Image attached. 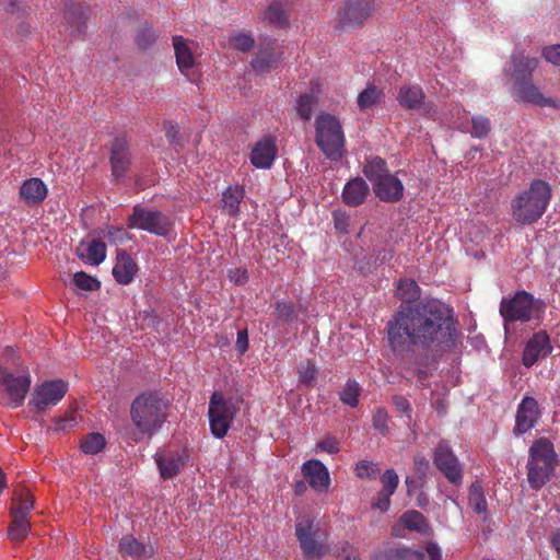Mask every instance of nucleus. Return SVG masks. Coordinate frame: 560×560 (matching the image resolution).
Segmentation results:
<instances>
[{
	"label": "nucleus",
	"instance_id": "1",
	"mask_svg": "<svg viewBox=\"0 0 560 560\" xmlns=\"http://www.w3.org/2000/svg\"><path fill=\"white\" fill-rule=\"evenodd\" d=\"M389 346L401 359H434L456 347L460 331L454 311L439 300L400 307L387 324Z\"/></svg>",
	"mask_w": 560,
	"mask_h": 560
},
{
	"label": "nucleus",
	"instance_id": "2",
	"mask_svg": "<svg viewBox=\"0 0 560 560\" xmlns=\"http://www.w3.org/2000/svg\"><path fill=\"white\" fill-rule=\"evenodd\" d=\"M551 198V187L541 179H535L511 202L513 219L520 224H532L542 217Z\"/></svg>",
	"mask_w": 560,
	"mask_h": 560
},
{
	"label": "nucleus",
	"instance_id": "3",
	"mask_svg": "<svg viewBox=\"0 0 560 560\" xmlns=\"http://www.w3.org/2000/svg\"><path fill=\"white\" fill-rule=\"evenodd\" d=\"M130 418L139 434L151 436L166 420V402L159 393H142L131 404Z\"/></svg>",
	"mask_w": 560,
	"mask_h": 560
},
{
	"label": "nucleus",
	"instance_id": "4",
	"mask_svg": "<svg viewBox=\"0 0 560 560\" xmlns=\"http://www.w3.org/2000/svg\"><path fill=\"white\" fill-rule=\"evenodd\" d=\"M315 141L326 158L340 160L346 139L339 119L327 113L319 114L315 119Z\"/></svg>",
	"mask_w": 560,
	"mask_h": 560
},
{
	"label": "nucleus",
	"instance_id": "5",
	"mask_svg": "<svg viewBox=\"0 0 560 560\" xmlns=\"http://www.w3.org/2000/svg\"><path fill=\"white\" fill-rule=\"evenodd\" d=\"M364 175L372 183L376 197L386 202L398 201L404 194V185L396 175L388 172L386 163L380 158H372L363 170Z\"/></svg>",
	"mask_w": 560,
	"mask_h": 560
},
{
	"label": "nucleus",
	"instance_id": "6",
	"mask_svg": "<svg viewBox=\"0 0 560 560\" xmlns=\"http://www.w3.org/2000/svg\"><path fill=\"white\" fill-rule=\"evenodd\" d=\"M556 466L552 444L546 439L537 440L529 450L527 480L533 489H540L549 479Z\"/></svg>",
	"mask_w": 560,
	"mask_h": 560
},
{
	"label": "nucleus",
	"instance_id": "7",
	"mask_svg": "<svg viewBox=\"0 0 560 560\" xmlns=\"http://www.w3.org/2000/svg\"><path fill=\"white\" fill-rule=\"evenodd\" d=\"M544 310L545 303L526 291H518L512 299H502L500 303V314L505 323L539 320Z\"/></svg>",
	"mask_w": 560,
	"mask_h": 560
},
{
	"label": "nucleus",
	"instance_id": "8",
	"mask_svg": "<svg viewBox=\"0 0 560 560\" xmlns=\"http://www.w3.org/2000/svg\"><path fill=\"white\" fill-rule=\"evenodd\" d=\"M295 535L306 558H320L328 551L327 534L311 516L296 520Z\"/></svg>",
	"mask_w": 560,
	"mask_h": 560
},
{
	"label": "nucleus",
	"instance_id": "9",
	"mask_svg": "<svg viewBox=\"0 0 560 560\" xmlns=\"http://www.w3.org/2000/svg\"><path fill=\"white\" fill-rule=\"evenodd\" d=\"M236 400L225 398L219 393H213L209 401V422L211 433L215 438L226 435L237 411Z\"/></svg>",
	"mask_w": 560,
	"mask_h": 560
},
{
	"label": "nucleus",
	"instance_id": "10",
	"mask_svg": "<svg viewBox=\"0 0 560 560\" xmlns=\"http://www.w3.org/2000/svg\"><path fill=\"white\" fill-rule=\"evenodd\" d=\"M128 228L143 230L162 237H168L173 231V223L160 211L136 206L132 214L129 217Z\"/></svg>",
	"mask_w": 560,
	"mask_h": 560
},
{
	"label": "nucleus",
	"instance_id": "11",
	"mask_svg": "<svg viewBox=\"0 0 560 560\" xmlns=\"http://www.w3.org/2000/svg\"><path fill=\"white\" fill-rule=\"evenodd\" d=\"M68 384L62 380L46 381L37 385L30 400V406L43 411L56 406L66 395Z\"/></svg>",
	"mask_w": 560,
	"mask_h": 560
},
{
	"label": "nucleus",
	"instance_id": "12",
	"mask_svg": "<svg viewBox=\"0 0 560 560\" xmlns=\"http://www.w3.org/2000/svg\"><path fill=\"white\" fill-rule=\"evenodd\" d=\"M154 460L161 478L172 479L186 464L184 451L163 448L155 453Z\"/></svg>",
	"mask_w": 560,
	"mask_h": 560
},
{
	"label": "nucleus",
	"instance_id": "13",
	"mask_svg": "<svg viewBox=\"0 0 560 560\" xmlns=\"http://www.w3.org/2000/svg\"><path fill=\"white\" fill-rule=\"evenodd\" d=\"M539 60L524 52H515L511 56L510 62L504 67L503 74L511 77L514 83L530 79L533 72L538 68Z\"/></svg>",
	"mask_w": 560,
	"mask_h": 560
},
{
	"label": "nucleus",
	"instance_id": "14",
	"mask_svg": "<svg viewBox=\"0 0 560 560\" xmlns=\"http://www.w3.org/2000/svg\"><path fill=\"white\" fill-rule=\"evenodd\" d=\"M302 475L316 492L327 491L330 486L328 468L318 459H308L301 467Z\"/></svg>",
	"mask_w": 560,
	"mask_h": 560
},
{
	"label": "nucleus",
	"instance_id": "15",
	"mask_svg": "<svg viewBox=\"0 0 560 560\" xmlns=\"http://www.w3.org/2000/svg\"><path fill=\"white\" fill-rule=\"evenodd\" d=\"M277 151L276 139L265 136L253 145L249 160L255 167L267 170L272 166Z\"/></svg>",
	"mask_w": 560,
	"mask_h": 560
},
{
	"label": "nucleus",
	"instance_id": "16",
	"mask_svg": "<svg viewBox=\"0 0 560 560\" xmlns=\"http://www.w3.org/2000/svg\"><path fill=\"white\" fill-rule=\"evenodd\" d=\"M552 351L549 336L545 331L534 334L527 341L523 352V364L533 366L537 361L548 357Z\"/></svg>",
	"mask_w": 560,
	"mask_h": 560
},
{
	"label": "nucleus",
	"instance_id": "17",
	"mask_svg": "<svg viewBox=\"0 0 560 560\" xmlns=\"http://www.w3.org/2000/svg\"><path fill=\"white\" fill-rule=\"evenodd\" d=\"M374 10L373 0H351L338 12L341 26H354Z\"/></svg>",
	"mask_w": 560,
	"mask_h": 560
},
{
	"label": "nucleus",
	"instance_id": "18",
	"mask_svg": "<svg viewBox=\"0 0 560 560\" xmlns=\"http://www.w3.org/2000/svg\"><path fill=\"white\" fill-rule=\"evenodd\" d=\"M512 95L518 101L532 103L540 107H559L553 100L542 95L539 88L534 84L532 78L514 83Z\"/></svg>",
	"mask_w": 560,
	"mask_h": 560
},
{
	"label": "nucleus",
	"instance_id": "19",
	"mask_svg": "<svg viewBox=\"0 0 560 560\" xmlns=\"http://www.w3.org/2000/svg\"><path fill=\"white\" fill-rule=\"evenodd\" d=\"M434 463L452 483H458L462 480L459 463L447 445L440 444L438 446Z\"/></svg>",
	"mask_w": 560,
	"mask_h": 560
},
{
	"label": "nucleus",
	"instance_id": "20",
	"mask_svg": "<svg viewBox=\"0 0 560 560\" xmlns=\"http://www.w3.org/2000/svg\"><path fill=\"white\" fill-rule=\"evenodd\" d=\"M173 46L176 56V62L179 71L190 81L195 82L196 59L191 47L182 36L173 37Z\"/></svg>",
	"mask_w": 560,
	"mask_h": 560
},
{
	"label": "nucleus",
	"instance_id": "21",
	"mask_svg": "<svg viewBox=\"0 0 560 560\" xmlns=\"http://www.w3.org/2000/svg\"><path fill=\"white\" fill-rule=\"evenodd\" d=\"M539 418L538 404L533 397H524L518 405L515 431L525 433L530 430Z\"/></svg>",
	"mask_w": 560,
	"mask_h": 560
},
{
	"label": "nucleus",
	"instance_id": "22",
	"mask_svg": "<svg viewBox=\"0 0 560 560\" xmlns=\"http://www.w3.org/2000/svg\"><path fill=\"white\" fill-rule=\"evenodd\" d=\"M129 143L122 136L116 137L112 143L110 163L115 177H120L127 171L130 163Z\"/></svg>",
	"mask_w": 560,
	"mask_h": 560
},
{
	"label": "nucleus",
	"instance_id": "23",
	"mask_svg": "<svg viewBox=\"0 0 560 560\" xmlns=\"http://www.w3.org/2000/svg\"><path fill=\"white\" fill-rule=\"evenodd\" d=\"M47 194L48 188L46 184L37 177L24 180L20 187V197L28 206L40 203Z\"/></svg>",
	"mask_w": 560,
	"mask_h": 560
},
{
	"label": "nucleus",
	"instance_id": "24",
	"mask_svg": "<svg viewBox=\"0 0 560 560\" xmlns=\"http://www.w3.org/2000/svg\"><path fill=\"white\" fill-rule=\"evenodd\" d=\"M137 272L138 266L136 261L127 253L118 252L116 264L113 268L115 280L124 285L129 284Z\"/></svg>",
	"mask_w": 560,
	"mask_h": 560
},
{
	"label": "nucleus",
	"instance_id": "25",
	"mask_svg": "<svg viewBox=\"0 0 560 560\" xmlns=\"http://www.w3.org/2000/svg\"><path fill=\"white\" fill-rule=\"evenodd\" d=\"M369 191L370 188L363 178H352L343 187V202L350 207L359 206L364 202Z\"/></svg>",
	"mask_w": 560,
	"mask_h": 560
},
{
	"label": "nucleus",
	"instance_id": "26",
	"mask_svg": "<svg viewBox=\"0 0 560 560\" xmlns=\"http://www.w3.org/2000/svg\"><path fill=\"white\" fill-rule=\"evenodd\" d=\"M79 257L90 265L97 266L106 257V245L100 240L81 242L77 249Z\"/></svg>",
	"mask_w": 560,
	"mask_h": 560
},
{
	"label": "nucleus",
	"instance_id": "27",
	"mask_svg": "<svg viewBox=\"0 0 560 560\" xmlns=\"http://www.w3.org/2000/svg\"><path fill=\"white\" fill-rule=\"evenodd\" d=\"M124 557H131L133 560H144L153 555V547L138 541L133 536H124L119 544Z\"/></svg>",
	"mask_w": 560,
	"mask_h": 560
},
{
	"label": "nucleus",
	"instance_id": "28",
	"mask_svg": "<svg viewBox=\"0 0 560 560\" xmlns=\"http://www.w3.org/2000/svg\"><path fill=\"white\" fill-rule=\"evenodd\" d=\"M398 103L408 109H419L424 103V93L418 85H402L397 94Z\"/></svg>",
	"mask_w": 560,
	"mask_h": 560
},
{
	"label": "nucleus",
	"instance_id": "29",
	"mask_svg": "<svg viewBox=\"0 0 560 560\" xmlns=\"http://www.w3.org/2000/svg\"><path fill=\"white\" fill-rule=\"evenodd\" d=\"M400 527L412 532L424 533L428 529V523L420 512L411 510L400 516L398 526L394 528L396 536H401L399 533Z\"/></svg>",
	"mask_w": 560,
	"mask_h": 560
},
{
	"label": "nucleus",
	"instance_id": "30",
	"mask_svg": "<svg viewBox=\"0 0 560 560\" xmlns=\"http://www.w3.org/2000/svg\"><path fill=\"white\" fill-rule=\"evenodd\" d=\"M244 198V189L242 187H229L222 195L224 210L230 215H236L240 210V203Z\"/></svg>",
	"mask_w": 560,
	"mask_h": 560
},
{
	"label": "nucleus",
	"instance_id": "31",
	"mask_svg": "<svg viewBox=\"0 0 560 560\" xmlns=\"http://www.w3.org/2000/svg\"><path fill=\"white\" fill-rule=\"evenodd\" d=\"M382 92L373 85H368L357 98L358 106L361 110L374 108L382 100Z\"/></svg>",
	"mask_w": 560,
	"mask_h": 560
},
{
	"label": "nucleus",
	"instance_id": "32",
	"mask_svg": "<svg viewBox=\"0 0 560 560\" xmlns=\"http://www.w3.org/2000/svg\"><path fill=\"white\" fill-rule=\"evenodd\" d=\"M360 393L361 386L359 383L353 380H349L340 390L339 397L345 405L355 408L359 405Z\"/></svg>",
	"mask_w": 560,
	"mask_h": 560
},
{
	"label": "nucleus",
	"instance_id": "33",
	"mask_svg": "<svg viewBox=\"0 0 560 560\" xmlns=\"http://www.w3.org/2000/svg\"><path fill=\"white\" fill-rule=\"evenodd\" d=\"M12 523L9 527V538L13 541H20L24 539L30 530V521L28 517H24L21 515H11Z\"/></svg>",
	"mask_w": 560,
	"mask_h": 560
},
{
	"label": "nucleus",
	"instance_id": "34",
	"mask_svg": "<svg viewBox=\"0 0 560 560\" xmlns=\"http://www.w3.org/2000/svg\"><path fill=\"white\" fill-rule=\"evenodd\" d=\"M105 438L100 433H90L81 440L80 447L83 453L94 455L105 447Z\"/></svg>",
	"mask_w": 560,
	"mask_h": 560
},
{
	"label": "nucleus",
	"instance_id": "35",
	"mask_svg": "<svg viewBox=\"0 0 560 560\" xmlns=\"http://www.w3.org/2000/svg\"><path fill=\"white\" fill-rule=\"evenodd\" d=\"M278 61V57L272 51H259L252 61V67L257 73H265L270 70Z\"/></svg>",
	"mask_w": 560,
	"mask_h": 560
},
{
	"label": "nucleus",
	"instance_id": "36",
	"mask_svg": "<svg viewBox=\"0 0 560 560\" xmlns=\"http://www.w3.org/2000/svg\"><path fill=\"white\" fill-rule=\"evenodd\" d=\"M34 508V499L30 493L20 494L13 500L11 515L28 517Z\"/></svg>",
	"mask_w": 560,
	"mask_h": 560
},
{
	"label": "nucleus",
	"instance_id": "37",
	"mask_svg": "<svg viewBox=\"0 0 560 560\" xmlns=\"http://www.w3.org/2000/svg\"><path fill=\"white\" fill-rule=\"evenodd\" d=\"M266 19L275 25L281 26L287 23V10L280 1H273L266 10Z\"/></svg>",
	"mask_w": 560,
	"mask_h": 560
},
{
	"label": "nucleus",
	"instance_id": "38",
	"mask_svg": "<svg viewBox=\"0 0 560 560\" xmlns=\"http://www.w3.org/2000/svg\"><path fill=\"white\" fill-rule=\"evenodd\" d=\"M397 296L402 301L410 302L419 296V287L416 281L405 279L399 281L397 287Z\"/></svg>",
	"mask_w": 560,
	"mask_h": 560
},
{
	"label": "nucleus",
	"instance_id": "39",
	"mask_svg": "<svg viewBox=\"0 0 560 560\" xmlns=\"http://www.w3.org/2000/svg\"><path fill=\"white\" fill-rule=\"evenodd\" d=\"M469 504L478 514H482L487 511V501L485 499L482 488L479 485H472L470 487Z\"/></svg>",
	"mask_w": 560,
	"mask_h": 560
},
{
	"label": "nucleus",
	"instance_id": "40",
	"mask_svg": "<svg viewBox=\"0 0 560 560\" xmlns=\"http://www.w3.org/2000/svg\"><path fill=\"white\" fill-rule=\"evenodd\" d=\"M230 45L243 52L248 51L254 46V38L249 33L235 32L229 38Z\"/></svg>",
	"mask_w": 560,
	"mask_h": 560
},
{
	"label": "nucleus",
	"instance_id": "41",
	"mask_svg": "<svg viewBox=\"0 0 560 560\" xmlns=\"http://www.w3.org/2000/svg\"><path fill=\"white\" fill-rule=\"evenodd\" d=\"M471 130L470 135L474 138L482 139L486 138L491 129L490 120L481 115L474 116L471 118Z\"/></svg>",
	"mask_w": 560,
	"mask_h": 560
},
{
	"label": "nucleus",
	"instance_id": "42",
	"mask_svg": "<svg viewBox=\"0 0 560 560\" xmlns=\"http://www.w3.org/2000/svg\"><path fill=\"white\" fill-rule=\"evenodd\" d=\"M315 103L316 97L313 89L311 93L301 95L298 101V113L302 119L308 120L311 118Z\"/></svg>",
	"mask_w": 560,
	"mask_h": 560
},
{
	"label": "nucleus",
	"instance_id": "43",
	"mask_svg": "<svg viewBox=\"0 0 560 560\" xmlns=\"http://www.w3.org/2000/svg\"><path fill=\"white\" fill-rule=\"evenodd\" d=\"M387 560H425V555L410 548H398L389 552Z\"/></svg>",
	"mask_w": 560,
	"mask_h": 560
},
{
	"label": "nucleus",
	"instance_id": "44",
	"mask_svg": "<svg viewBox=\"0 0 560 560\" xmlns=\"http://www.w3.org/2000/svg\"><path fill=\"white\" fill-rule=\"evenodd\" d=\"M73 281L79 289L93 291L100 288V282L83 271L75 272Z\"/></svg>",
	"mask_w": 560,
	"mask_h": 560
},
{
	"label": "nucleus",
	"instance_id": "45",
	"mask_svg": "<svg viewBox=\"0 0 560 560\" xmlns=\"http://www.w3.org/2000/svg\"><path fill=\"white\" fill-rule=\"evenodd\" d=\"M381 482L383 485L384 491L389 494H394L399 482V478L397 472L394 469H387L381 477Z\"/></svg>",
	"mask_w": 560,
	"mask_h": 560
},
{
	"label": "nucleus",
	"instance_id": "46",
	"mask_svg": "<svg viewBox=\"0 0 560 560\" xmlns=\"http://www.w3.org/2000/svg\"><path fill=\"white\" fill-rule=\"evenodd\" d=\"M103 236L110 244H121L128 238V233L120 228L108 226L104 232Z\"/></svg>",
	"mask_w": 560,
	"mask_h": 560
},
{
	"label": "nucleus",
	"instance_id": "47",
	"mask_svg": "<svg viewBox=\"0 0 560 560\" xmlns=\"http://www.w3.org/2000/svg\"><path fill=\"white\" fill-rule=\"evenodd\" d=\"M541 57L552 66L560 67V44L544 47Z\"/></svg>",
	"mask_w": 560,
	"mask_h": 560
},
{
	"label": "nucleus",
	"instance_id": "48",
	"mask_svg": "<svg viewBox=\"0 0 560 560\" xmlns=\"http://www.w3.org/2000/svg\"><path fill=\"white\" fill-rule=\"evenodd\" d=\"M315 451L336 454L340 451L339 441L334 436H326L322 441L317 442Z\"/></svg>",
	"mask_w": 560,
	"mask_h": 560
},
{
	"label": "nucleus",
	"instance_id": "49",
	"mask_svg": "<svg viewBox=\"0 0 560 560\" xmlns=\"http://www.w3.org/2000/svg\"><path fill=\"white\" fill-rule=\"evenodd\" d=\"M378 466L372 462L361 460L355 466V472L359 478H370L378 472Z\"/></svg>",
	"mask_w": 560,
	"mask_h": 560
},
{
	"label": "nucleus",
	"instance_id": "50",
	"mask_svg": "<svg viewBox=\"0 0 560 560\" xmlns=\"http://www.w3.org/2000/svg\"><path fill=\"white\" fill-rule=\"evenodd\" d=\"M155 39L156 34L152 27H143L137 36V43L142 48L149 47Z\"/></svg>",
	"mask_w": 560,
	"mask_h": 560
},
{
	"label": "nucleus",
	"instance_id": "51",
	"mask_svg": "<svg viewBox=\"0 0 560 560\" xmlns=\"http://www.w3.org/2000/svg\"><path fill=\"white\" fill-rule=\"evenodd\" d=\"M276 313L278 318L284 322H291L294 318L293 305L288 302H278Z\"/></svg>",
	"mask_w": 560,
	"mask_h": 560
},
{
	"label": "nucleus",
	"instance_id": "52",
	"mask_svg": "<svg viewBox=\"0 0 560 560\" xmlns=\"http://www.w3.org/2000/svg\"><path fill=\"white\" fill-rule=\"evenodd\" d=\"M332 219L337 231L340 233H348L350 218L346 212L336 210L332 213Z\"/></svg>",
	"mask_w": 560,
	"mask_h": 560
},
{
	"label": "nucleus",
	"instance_id": "53",
	"mask_svg": "<svg viewBox=\"0 0 560 560\" xmlns=\"http://www.w3.org/2000/svg\"><path fill=\"white\" fill-rule=\"evenodd\" d=\"M392 495L393 494L380 491L372 502V509L380 510L381 512H386L389 509Z\"/></svg>",
	"mask_w": 560,
	"mask_h": 560
},
{
	"label": "nucleus",
	"instance_id": "54",
	"mask_svg": "<svg viewBox=\"0 0 560 560\" xmlns=\"http://www.w3.org/2000/svg\"><path fill=\"white\" fill-rule=\"evenodd\" d=\"M387 421L388 415L385 409L378 408L373 416V427L374 429L381 431L382 433L387 431Z\"/></svg>",
	"mask_w": 560,
	"mask_h": 560
},
{
	"label": "nucleus",
	"instance_id": "55",
	"mask_svg": "<svg viewBox=\"0 0 560 560\" xmlns=\"http://www.w3.org/2000/svg\"><path fill=\"white\" fill-rule=\"evenodd\" d=\"M299 374L300 381L307 386H311L316 378L317 370L314 365L307 364L305 366H301Z\"/></svg>",
	"mask_w": 560,
	"mask_h": 560
},
{
	"label": "nucleus",
	"instance_id": "56",
	"mask_svg": "<svg viewBox=\"0 0 560 560\" xmlns=\"http://www.w3.org/2000/svg\"><path fill=\"white\" fill-rule=\"evenodd\" d=\"M247 270L243 268H234L229 271V279L235 284H244L247 281Z\"/></svg>",
	"mask_w": 560,
	"mask_h": 560
},
{
	"label": "nucleus",
	"instance_id": "57",
	"mask_svg": "<svg viewBox=\"0 0 560 560\" xmlns=\"http://www.w3.org/2000/svg\"><path fill=\"white\" fill-rule=\"evenodd\" d=\"M235 348L240 354H244L248 349V332L247 329H241L237 331V339Z\"/></svg>",
	"mask_w": 560,
	"mask_h": 560
},
{
	"label": "nucleus",
	"instance_id": "58",
	"mask_svg": "<svg viewBox=\"0 0 560 560\" xmlns=\"http://www.w3.org/2000/svg\"><path fill=\"white\" fill-rule=\"evenodd\" d=\"M413 462H415L416 472L418 474V476L420 478L425 477V475L430 468L429 460L422 456H416Z\"/></svg>",
	"mask_w": 560,
	"mask_h": 560
},
{
	"label": "nucleus",
	"instance_id": "59",
	"mask_svg": "<svg viewBox=\"0 0 560 560\" xmlns=\"http://www.w3.org/2000/svg\"><path fill=\"white\" fill-rule=\"evenodd\" d=\"M393 402H394L395 407L397 408V410L406 413L408 417L410 416V412H411L410 404L405 397L396 396V397H394Z\"/></svg>",
	"mask_w": 560,
	"mask_h": 560
},
{
	"label": "nucleus",
	"instance_id": "60",
	"mask_svg": "<svg viewBox=\"0 0 560 560\" xmlns=\"http://www.w3.org/2000/svg\"><path fill=\"white\" fill-rule=\"evenodd\" d=\"M429 560H442V550L435 542H428L425 547Z\"/></svg>",
	"mask_w": 560,
	"mask_h": 560
},
{
	"label": "nucleus",
	"instance_id": "61",
	"mask_svg": "<svg viewBox=\"0 0 560 560\" xmlns=\"http://www.w3.org/2000/svg\"><path fill=\"white\" fill-rule=\"evenodd\" d=\"M164 129H165V136L167 137L170 142H172V143L175 142L177 135H178L177 126L172 122H166L164 125Z\"/></svg>",
	"mask_w": 560,
	"mask_h": 560
},
{
	"label": "nucleus",
	"instance_id": "62",
	"mask_svg": "<svg viewBox=\"0 0 560 560\" xmlns=\"http://www.w3.org/2000/svg\"><path fill=\"white\" fill-rule=\"evenodd\" d=\"M343 560H359L357 552L348 544L343 547Z\"/></svg>",
	"mask_w": 560,
	"mask_h": 560
},
{
	"label": "nucleus",
	"instance_id": "63",
	"mask_svg": "<svg viewBox=\"0 0 560 560\" xmlns=\"http://www.w3.org/2000/svg\"><path fill=\"white\" fill-rule=\"evenodd\" d=\"M61 425L60 429L72 428L77 424L75 418L70 416L59 420Z\"/></svg>",
	"mask_w": 560,
	"mask_h": 560
},
{
	"label": "nucleus",
	"instance_id": "64",
	"mask_svg": "<svg viewBox=\"0 0 560 560\" xmlns=\"http://www.w3.org/2000/svg\"><path fill=\"white\" fill-rule=\"evenodd\" d=\"M551 545L555 548V550L557 551L558 557L560 559V532H557L556 534H553V536L551 537Z\"/></svg>",
	"mask_w": 560,
	"mask_h": 560
}]
</instances>
